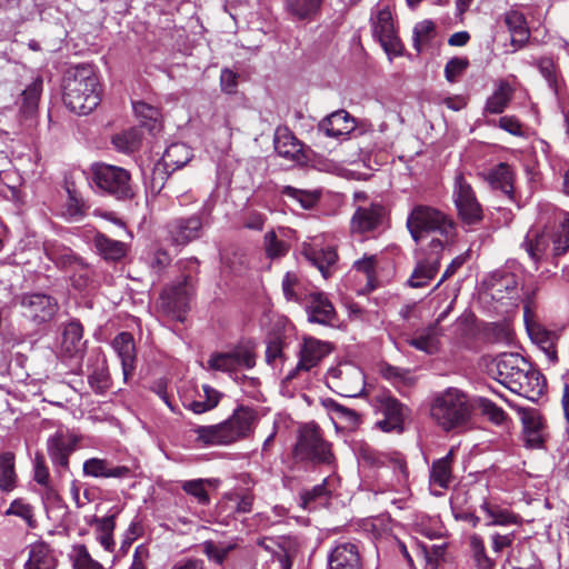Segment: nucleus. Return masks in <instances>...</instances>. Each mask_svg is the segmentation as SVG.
I'll list each match as a JSON object with an SVG mask.
<instances>
[{
  "instance_id": "24",
  "label": "nucleus",
  "mask_w": 569,
  "mask_h": 569,
  "mask_svg": "<svg viewBox=\"0 0 569 569\" xmlns=\"http://www.w3.org/2000/svg\"><path fill=\"white\" fill-rule=\"evenodd\" d=\"M356 119L346 110H337L323 118L318 128L327 137L339 138L350 134L356 129Z\"/></svg>"
},
{
  "instance_id": "18",
  "label": "nucleus",
  "mask_w": 569,
  "mask_h": 569,
  "mask_svg": "<svg viewBox=\"0 0 569 569\" xmlns=\"http://www.w3.org/2000/svg\"><path fill=\"white\" fill-rule=\"evenodd\" d=\"M305 309L310 322L332 326L337 320L335 307L323 292L310 291L307 296Z\"/></svg>"
},
{
  "instance_id": "11",
  "label": "nucleus",
  "mask_w": 569,
  "mask_h": 569,
  "mask_svg": "<svg viewBox=\"0 0 569 569\" xmlns=\"http://www.w3.org/2000/svg\"><path fill=\"white\" fill-rule=\"evenodd\" d=\"M330 352L329 345L315 338H306L299 351V361L284 377L283 382L290 383L301 372H308L317 367Z\"/></svg>"
},
{
  "instance_id": "52",
  "label": "nucleus",
  "mask_w": 569,
  "mask_h": 569,
  "mask_svg": "<svg viewBox=\"0 0 569 569\" xmlns=\"http://www.w3.org/2000/svg\"><path fill=\"white\" fill-rule=\"evenodd\" d=\"M6 515H13L20 517L28 523L30 528H34L36 526L32 507L21 499L13 500L8 510L6 511Z\"/></svg>"
},
{
  "instance_id": "7",
  "label": "nucleus",
  "mask_w": 569,
  "mask_h": 569,
  "mask_svg": "<svg viewBox=\"0 0 569 569\" xmlns=\"http://www.w3.org/2000/svg\"><path fill=\"white\" fill-rule=\"evenodd\" d=\"M292 458L297 463L312 466H329L335 461L331 443L323 438L322 430L315 422L299 427Z\"/></svg>"
},
{
  "instance_id": "23",
  "label": "nucleus",
  "mask_w": 569,
  "mask_h": 569,
  "mask_svg": "<svg viewBox=\"0 0 569 569\" xmlns=\"http://www.w3.org/2000/svg\"><path fill=\"white\" fill-rule=\"evenodd\" d=\"M79 438L71 433L56 432L48 440V452L52 462L68 468L69 456L74 451Z\"/></svg>"
},
{
  "instance_id": "17",
  "label": "nucleus",
  "mask_w": 569,
  "mask_h": 569,
  "mask_svg": "<svg viewBox=\"0 0 569 569\" xmlns=\"http://www.w3.org/2000/svg\"><path fill=\"white\" fill-rule=\"evenodd\" d=\"M478 507L483 513L485 526L487 527L509 528L512 526L521 527L522 525L520 515L500 506L493 499L482 497Z\"/></svg>"
},
{
  "instance_id": "16",
  "label": "nucleus",
  "mask_w": 569,
  "mask_h": 569,
  "mask_svg": "<svg viewBox=\"0 0 569 569\" xmlns=\"http://www.w3.org/2000/svg\"><path fill=\"white\" fill-rule=\"evenodd\" d=\"M371 26L375 38L378 39L387 52L398 53L400 41L397 37L392 14L388 8L380 9L371 16Z\"/></svg>"
},
{
  "instance_id": "21",
  "label": "nucleus",
  "mask_w": 569,
  "mask_h": 569,
  "mask_svg": "<svg viewBox=\"0 0 569 569\" xmlns=\"http://www.w3.org/2000/svg\"><path fill=\"white\" fill-rule=\"evenodd\" d=\"M385 208L379 203L360 206L351 218V231L366 233L376 230L382 223Z\"/></svg>"
},
{
  "instance_id": "12",
  "label": "nucleus",
  "mask_w": 569,
  "mask_h": 569,
  "mask_svg": "<svg viewBox=\"0 0 569 569\" xmlns=\"http://www.w3.org/2000/svg\"><path fill=\"white\" fill-rule=\"evenodd\" d=\"M207 363L210 370L231 373L239 368H253L256 355L248 347H238L230 352L212 353Z\"/></svg>"
},
{
  "instance_id": "22",
  "label": "nucleus",
  "mask_w": 569,
  "mask_h": 569,
  "mask_svg": "<svg viewBox=\"0 0 569 569\" xmlns=\"http://www.w3.org/2000/svg\"><path fill=\"white\" fill-rule=\"evenodd\" d=\"M329 569H362L359 547L352 542L338 543L328 557Z\"/></svg>"
},
{
  "instance_id": "35",
  "label": "nucleus",
  "mask_w": 569,
  "mask_h": 569,
  "mask_svg": "<svg viewBox=\"0 0 569 569\" xmlns=\"http://www.w3.org/2000/svg\"><path fill=\"white\" fill-rule=\"evenodd\" d=\"M93 244L97 252L104 259L110 261H118L127 253V246L124 242L113 240L103 233H97L93 238Z\"/></svg>"
},
{
  "instance_id": "6",
  "label": "nucleus",
  "mask_w": 569,
  "mask_h": 569,
  "mask_svg": "<svg viewBox=\"0 0 569 569\" xmlns=\"http://www.w3.org/2000/svg\"><path fill=\"white\" fill-rule=\"evenodd\" d=\"M472 406L468 396L457 388H448L437 395L430 407V416L445 431H450L468 423Z\"/></svg>"
},
{
  "instance_id": "1",
  "label": "nucleus",
  "mask_w": 569,
  "mask_h": 569,
  "mask_svg": "<svg viewBox=\"0 0 569 569\" xmlns=\"http://www.w3.org/2000/svg\"><path fill=\"white\" fill-rule=\"evenodd\" d=\"M489 373L510 391L536 401L545 391V379L519 353L505 352L489 365Z\"/></svg>"
},
{
  "instance_id": "53",
  "label": "nucleus",
  "mask_w": 569,
  "mask_h": 569,
  "mask_svg": "<svg viewBox=\"0 0 569 569\" xmlns=\"http://www.w3.org/2000/svg\"><path fill=\"white\" fill-rule=\"evenodd\" d=\"M266 253L269 258H280L288 251V244L279 240L274 231H269L264 236Z\"/></svg>"
},
{
  "instance_id": "64",
  "label": "nucleus",
  "mask_w": 569,
  "mask_h": 569,
  "mask_svg": "<svg viewBox=\"0 0 569 569\" xmlns=\"http://www.w3.org/2000/svg\"><path fill=\"white\" fill-rule=\"evenodd\" d=\"M171 569H206V567L201 559L184 558L174 562Z\"/></svg>"
},
{
  "instance_id": "58",
  "label": "nucleus",
  "mask_w": 569,
  "mask_h": 569,
  "mask_svg": "<svg viewBox=\"0 0 569 569\" xmlns=\"http://www.w3.org/2000/svg\"><path fill=\"white\" fill-rule=\"evenodd\" d=\"M202 547L203 553L207 555L208 558L213 559L219 565H221L224 561L227 555L233 548V546L231 545L220 548L211 540L204 541Z\"/></svg>"
},
{
  "instance_id": "30",
  "label": "nucleus",
  "mask_w": 569,
  "mask_h": 569,
  "mask_svg": "<svg viewBox=\"0 0 569 569\" xmlns=\"http://www.w3.org/2000/svg\"><path fill=\"white\" fill-rule=\"evenodd\" d=\"M503 21L511 33V43L519 48L523 47L530 37L523 13L518 10H510L503 14Z\"/></svg>"
},
{
  "instance_id": "44",
  "label": "nucleus",
  "mask_w": 569,
  "mask_h": 569,
  "mask_svg": "<svg viewBox=\"0 0 569 569\" xmlns=\"http://www.w3.org/2000/svg\"><path fill=\"white\" fill-rule=\"evenodd\" d=\"M469 546L477 569H493L495 561L487 555L485 542L481 536L473 533L469 538Z\"/></svg>"
},
{
  "instance_id": "62",
  "label": "nucleus",
  "mask_w": 569,
  "mask_h": 569,
  "mask_svg": "<svg viewBox=\"0 0 569 569\" xmlns=\"http://www.w3.org/2000/svg\"><path fill=\"white\" fill-rule=\"evenodd\" d=\"M231 499L236 502L237 512L247 513L252 510L253 496L251 493L246 492L241 496L236 493Z\"/></svg>"
},
{
  "instance_id": "41",
  "label": "nucleus",
  "mask_w": 569,
  "mask_h": 569,
  "mask_svg": "<svg viewBox=\"0 0 569 569\" xmlns=\"http://www.w3.org/2000/svg\"><path fill=\"white\" fill-rule=\"evenodd\" d=\"M17 487V473L14 468V455L12 452L0 453V490L10 492Z\"/></svg>"
},
{
  "instance_id": "50",
  "label": "nucleus",
  "mask_w": 569,
  "mask_h": 569,
  "mask_svg": "<svg viewBox=\"0 0 569 569\" xmlns=\"http://www.w3.org/2000/svg\"><path fill=\"white\" fill-rule=\"evenodd\" d=\"M329 496V490L327 488V481L325 480L322 483L315 486L310 490H306L301 493L302 506L306 509H313L316 502H321L326 500Z\"/></svg>"
},
{
  "instance_id": "3",
  "label": "nucleus",
  "mask_w": 569,
  "mask_h": 569,
  "mask_svg": "<svg viewBox=\"0 0 569 569\" xmlns=\"http://www.w3.org/2000/svg\"><path fill=\"white\" fill-rule=\"evenodd\" d=\"M63 102L74 113L88 114L100 101L98 76L90 64L69 68L63 77Z\"/></svg>"
},
{
  "instance_id": "43",
  "label": "nucleus",
  "mask_w": 569,
  "mask_h": 569,
  "mask_svg": "<svg viewBox=\"0 0 569 569\" xmlns=\"http://www.w3.org/2000/svg\"><path fill=\"white\" fill-rule=\"evenodd\" d=\"M42 92V79L36 78L22 92L21 110L26 117H31L38 109Z\"/></svg>"
},
{
  "instance_id": "33",
  "label": "nucleus",
  "mask_w": 569,
  "mask_h": 569,
  "mask_svg": "<svg viewBox=\"0 0 569 569\" xmlns=\"http://www.w3.org/2000/svg\"><path fill=\"white\" fill-rule=\"evenodd\" d=\"M475 489L465 492H456L451 498V506L453 510L455 518L462 521H468L472 527H477L480 523L481 518L476 515V509L471 507L465 508L463 505L468 502V500L475 499Z\"/></svg>"
},
{
  "instance_id": "40",
  "label": "nucleus",
  "mask_w": 569,
  "mask_h": 569,
  "mask_svg": "<svg viewBox=\"0 0 569 569\" xmlns=\"http://www.w3.org/2000/svg\"><path fill=\"white\" fill-rule=\"evenodd\" d=\"M305 254L321 271L325 278L329 276L328 269L336 263L338 258L336 250L331 247L322 249L310 247L305 250Z\"/></svg>"
},
{
  "instance_id": "27",
  "label": "nucleus",
  "mask_w": 569,
  "mask_h": 569,
  "mask_svg": "<svg viewBox=\"0 0 569 569\" xmlns=\"http://www.w3.org/2000/svg\"><path fill=\"white\" fill-rule=\"evenodd\" d=\"M325 0H284L283 9L292 21H312Z\"/></svg>"
},
{
  "instance_id": "10",
  "label": "nucleus",
  "mask_w": 569,
  "mask_h": 569,
  "mask_svg": "<svg viewBox=\"0 0 569 569\" xmlns=\"http://www.w3.org/2000/svg\"><path fill=\"white\" fill-rule=\"evenodd\" d=\"M453 199L459 217L467 224H475L482 219V209L476 199L471 186L458 174L455 181Z\"/></svg>"
},
{
  "instance_id": "42",
  "label": "nucleus",
  "mask_w": 569,
  "mask_h": 569,
  "mask_svg": "<svg viewBox=\"0 0 569 569\" xmlns=\"http://www.w3.org/2000/svg\"><path fill=\"white\" fill-rule=\"evenodd\" d=\"M142 134L138 128H130L112 137L114 148L123 153H132L139 149Z\"/></svg>"
},
{
  "instance_id": "9",
  "label": "nucleus",
  "mask_w": 569,
  "mask_h": 569,
  "mask_svg": "<svg viewBox=\"0 0 569 569\" xmlns=\"http://www.w3.org/2000/svg\"><path fill=\"white\" fill-rule=\"evenodd\" d=\"M328 383L340 396L355 398L365 390V375L352 363H341L328 372Z\"/></svg>"
},
{
  "instance_id": "15",
  "label": "nucleus",
  "mask_w": 569,
  "mask_h": 569,
  "mask_svg": "<svg viewBox=\"0 0 569 569\" xmlns=\"http://www.w3.org/2000/svg\"><path fill=\"white\" fill-rule=\"evenodd\" d=\"M20 306L23 315L38 323L51 320L58 311L57 300L44 293H26Z\"/></svg>"
},
{
  "instance_id": "13",
  "label": "nucleus",
  "mask_w": 569,
  "mask_h": 569,
  "mask_svg": "<svg viewBox=\"0 0 569 569\" xmlns=\"http://www.w3.org/2000/svg\"><path fill=\"white\" fill-rule=\"evenodd\" d=\"M522 423L523 440L528 448L542 447L547 437V427L541 413L535 408L516 407Z\"/></svg>"
},
{
  "instance_id": "45",
  "label": "nucleus",
  "mask_w": 569,
  "mask_h": 569,
  "mask_svg": "<svg viewBox=\"0 0 569 569\" xmlns=\"http://www.w3.org/2000/svg\"><path fill=\"white\" fill-rule=\"evenodd\" d=\"M537 67L541 73V76L548 82L550 89L558 94L560 90V80L558 77L557 67L551 58H540L537 61Z\"/></svg>"
},
{
  "instance_id": "47",
  "label": "nucleus",
  "mask_w": 569,
  "mask_h": 569,
  "mask_svg": "<svg viewBox=\"0 0 569 569\" xmlns=\"http://www.w3.org/2000/svg\"><path fill=\"white\" fill-rule=\"evenodd\" d=\"M326 407L332 415L333 419H339L342 422H346L349 427H353L359 422V415L355 410L347 408L335 400H328L326 402Z\"/></svg>"
},
{
  "instance_id": "39",
  "label": "nucleus",
  "mask_w": 569,
  "mask_h": 569,
  "mask_svg": "<svg viewBox=\"0 0 569 569\" xmlns=\"http://www.w3.org/2000/svg\"><path fill=\"white\" fill-rule=\"evenodd\" d=\"M515 89L508 81H500L495 92L488 98L486 111L493 114L502 113L510 102Z\"/></svg>"
},
{
  "instance_id": "49",
  "label": "nucleus",
  "mask_w": 569,
  "mask_h": 569,
  "mask_svg": "<svg viewBox=\"0 0 569 569\" xmlns=\"http://www.w3.org/2000/svg\"><path fill=\"white\" fill-rule=\"evenodd\" d=\"M204 485H206V480L194 479V480L183 481L181 485V488L186 493L194 497L200 505L206 506V505H209L210 498L204 488Z\"/></svg>"
},
{
  "instance_id": "37",
  "label": "nucleus",
  "mask_w": 569,
  "mask_h": 569,
  "mask_svg": "<svg viewBox=\"0 0 569 569\" xmlns=\"http://www.w3.org/2000/svg\"><path fill=\"white\" fill-rule=\"evenodd\" d=\"M308 290L306 282L295 272H287L282 279V292L288 301L306 303Z\"/></svg>"
},
{
  "instance_id": "5",
  "label": "nucleus",
  "mask_w": 569,
  "mask_h": 569,
  "mask_svg": "<svg viewBox=\"0 0 569 569\" xmlns=\"http://www.w3.org/2000/svg\"><path fill=\"white\" fill-rule=\"evenodd\" d=\"M182 280L163 289L159 299V308L167 316L183 321L189 300L196 291L199 261L188 258L178 262Z\"/></svg>"
},
{
  "instance_id": "61",
  "label": "nucleus",
  "mask_w": 569,
  "mask_h": 569,
  "mask_svg": "<svg viewBox=\"0 0 569 569\" xmlns=\"http://www.w3.org/2000/svg\"><path fill=\"white\" fill-rule=\"evenodd\" d=\"M220 84L224 92L233 93L238 86V74L229 69H223L220 74Z\"/></svg>"
},
{
  "instance_id": "48",
  "label": "nucleus",
  "mask_w": 569,
  "mask_h": 569,
  "mask_svg": "<svg viewBox=\"0 0 569 569\" xmlns=\"http://www.w3.org/2000/svg\"><path fill=\"white\" fill-rule=\"evenodd\" d=\"M281 194L297 201L302 209H310L318 201V196L315 192L297 189L291 186L283 187Z\"/></svg>"
},
{
  "instance_id": "34",
  "label": "nucleus",
  "mask_w": 569,
  "mask_h": 569,
  "mask_svg": "<svg viewBox=\"0 0 569 569\" xmlns=\"http://www.w3.org/2000/svg\"><path fill=\"white\" fill-rule=\"evenodd\" d=\"M301 142L288 130L278 129L274 134V150L282 158L295 160L301 153Z\"/></svg>"
},
{
  "instance_id": "59",
  "label": "nucleus",
  "mask_w": 569,
  "mask_h": 569,
  "mask_svg": "<svg viewBox=\"0 0 569 569\" xmlns=\"http://www.w3.org/2000/svg\"><path fill=\"white\" fill-rule=\"evenodd\" d=\"M468 61L461 58L450 59L445 67V76L449 82H455L457 78L466 70Z\"/></svg>"
},
{
  "instance_id": "38",
  "label": "nucleus",
  "mask_w": 569,
  "mask_h": 569,
  "mask_svg": "<svg viewBox=\"0 0 569 569\" xmlns=\"http://www.w3.org/2000/svg\"><path fill=\"white\" fill-rule=\"evenodd\" d=\"M488 182L493 189L500 190L503 194L511 197L513 192V174L506 163L498 164L488 174Z\"/></svg>"
},
{
  "instance_id": "4",
  "label": "nucleus",
  "mask_w": 569,
  "mask_h": 569,
  "mask_svg": "<svg viewBox=\"0 0 569 569\" xmlns=\"http://www.w3.org/2000/svg\"><path fill=\"white\" fill-rule=\"evenodd\" d=\"M257 422L256 412L248 407H239L224 421L198 426L192 431L196 435L194 443L198 447L228 446L247 438Z\"/></svg>"
},
{
  "instance_id": "8",
  "label": "nucleus",
  "mask_w": 569,
  "mask_h": 569,
  "mask_svg": "<svg viewBox=\"0 0 569 569\" xmlns=\"http://www.w3.org/2000/svg\"><path fill=\"white\" fill-rule=\"evenodd\" d=\"M92 181L98 189L124 200L133 197L130 173L117 166L94 163L91 167Z\"/></svg>"
},
{
  "instance_id": "19",
  "label": "nucleus",
  "mask_w": 569,
  "mask_h": 569,
  "mask_svg": "<svg viewBox=\"0 0 569 569\" xmlns=\"http://www.w3.org/2000/svg\"><path fill=\"white\" fill-rule=\"evenodd\" d=\"M378 409L383 416V419L377 422V426L381 430L387 432H401L403 430L406 408L396 398L391 396L380 397Z\"/></svg>"
},
{
  "instance_id": "2",
  "label": "nucleus",
  "mask_w": 569,
  "mask_h": 569,
  "mask_svg": "<svg viewBox=\"0 0 569 569\" xmlns=\"http://www.w3.org/2000/svg\"><path fill=\"white\" fill-rule=\"evenodd\" d=\"M406 227L416 243L435 234L428 249L442 252L456 237V223L439 209L428 204H415L407 217Z\"/></svg>"
},
{
  "instance_id": "32",
  "label": "nucleus",
  "mask_w": 569,
  "mask_h": 569,
  "mask_svg": "<svg viewBox=\"0 0 569 569\" xmlns=\"http://www.w3.org/2000/svg\"><path fill=\"white\" fill-rule=\"evenodd\" d=\"M56 565L57 560L47 543L40 541L30 546L24 569H54Z\"/></svg>"
},
{
  "instance_id": "20",
  "label": "nucleus",
  "mask_w": 569,
  "mask_h": 569,
  "mask_svg": "<svg viewBox=\"0 0 569 569\" xmlns=\"http://www.w3.org/2000/svg\"><path fill=\"white\" fill-rule=\"evenodd\" d=\"M83 329L80 322L70 321L63 329L59 349L62 360L82 358L86 342L82 340Z\"/></svg>"
},
{
  "instance_id": "46",
  "label": "nucleus",
  "mask_w": 569,
  "mask_h": 569,
  "mask_svg": "<svg viewBox=\"0 0 569 569\" xmlns=\"http://www.w3.org/2000/svg\"><path fill=\"white\" fill-rule=\"evenodd\" d=\"M90 387L99 393L104 392L110 386V378L106 361L102 360L97 363L96 368L88 377Z\"/></svg>"
},
{
  "instance_id": "63",
  "label": "nucleus",
  "mask_w": 569,
  "mask_h": 569,
  "mask_svg": "<svg viewBox=\"0 0 569 569\" xmlns=\"http://www.w3.org/2000/svg\"><path fill=\"white\" fill-rule=\"evenodd\" d=\"M34 480L44 487L48 486L49 481V470L44 465L43 457L37 456L36 457V465H34Z\"/></svg>"
},
{
  "instance_id": "25",
  "label": "nucleus",
  "mask_w": 569,
  "mask_h": 569,
  "mask_svg": "<svg viewBox=\"0 0 569 569\" xmlns=\"http://www.w3.org/2000/svg\"><path fill=\"white\" fill-rule=\"evenodd\" d=\"M440 258L441 252L428 249L427 256L417 262L415 270L408 279V284L411 288H422L427 286L438 272Z\"/></svg>"
},
{
  "instance_id": "56",
  "label": "nucleus",
  "mask_w": 569,
  "mask_h": 569,
  "mask_svg": "<svg viewBox=\"0 0 569 569\" xmlns=\"http://www.w3.org/2000/svg\"><path fill=\"white\" fill-rule=\"evenodd\" d=\"M569 250V223H562L558 234H553L552 254L561 256Z\"/></svg>"
},
{
  "instance_id": "31",
  "label": "nucleus",
  "mask_w": 569,
  "mask_h": 569,
  "mask_svg": "<svg viewBox=\"0 0 569 569\" xmlns=\"http://www.w3.org/2000/svg\"><path fill=\"white\" fill-rule=\"evenodd\" d=\"M191 158V149L186 143H171L162 154L161 166L166 171L172 172L186 166Z\"/></svg>"
},
{
  "instance_id": "36",
  "label": "nucleus",
  "mask_w": 569,
  "mask_h": 569,
  "mask_svg": "<svg viewBox=\"0 0 569 569\" xmlns=\"http://www.w3.org/2000/svg\"><path fill=\"white\" fill-rule=\"evenodd\" d=\"M455 450L450 451L442 458L432 463L430 471V483L439 486L440 488H448L452 481V461Z\"/></svg>"
},
{
  "instance_id": "29",
  "label": "nucleus",
  "mask_w": 569,
  "mask_h": 569,
  "mask_svg": "<svg viewBox=\"0 0 569 569\" xmlns=\"http://www.w3.org/2000/svg\"><path fill=\"white\" fill-rule=\"evenodd\" d=\"M553 233L548 232H538L536 230H530L526 239L522 243L526 252L529 258L538 268V262L547 254V250L549 249L550 243H552Z\"/></svg>"
},
{
  "instance_id": "26",
  "label": "nucleus",
  "mask_w": 569,
  "mask_h": 569,
  "mask_svg": "<svg viewBox=\"0 0 569 569\" xmlns=\"http://www.w3.org/2000/svg\"><path fill=\"white\" fill-rule=\"evenodd\" d=\"M112 347L121 360L123 378L127 380L136 368V347L132 335L129 332L119 333L114 338Z\"/></svg>"
},
{
  "instance_id": "55",
  "label": "nucleus",
  "mask_w": 569,
  "mask_h": 569,
  "mask_svg": "<svg viewBox=\"0 0 569 569\" xmlns=\"http://www.w3.org/2000/svg\"><path fill=\"white\" fill-rule=\"evenodd\" d=\"M435 31V24L431 21H421L416 24L413 29L415 47L418 51L421 50V44L428 42Z\"/></svg>"
},
{
  "instance_id": "14",
  "label": "nucleus",
  "mask_w": 569,
  "mask_h": 569,
  "mask_svg": "<svg viewBox=\"0 0 569 569\" xmlns=\"http://www.w3.org/2000/svg\"><path fill=\"white\" fill-rule=\"evenodd\" d=\"M203 222L200 216L180 217L167 224L169 240L176 246H186L199 239L202 234Z\"/></svg>"
},
{
  "instance_id": "60",
  "label": "nucleus",
  "mask_w": 569,
  "mask_h": 569,
  "mask_svg": "<svg viewBox=\"0 0 569 569\" xmlns=\"http://www.w3.org/2000/svg\"><path fill=\"white\" fill-rule=\"evenodd\" d=\"M46 251L48 257L61 267H67L76 261V256L70 249H63L59 252L57 249L46 248Z\"/></svg>"
},
{
  "instance_id": "57",
  "label": "nucleus",
  "mask_w": 569,
  "mask_h": 569,
  "mask_svg": "<svg viewBox=\"0 0 569 569\" xmlns=\"http://www.w3.org/2000/svg\"><path fill=\"white\" fill-rule=\"evenodd\" d=\"M76 552V569H104L98 561L91 558L86 546L77 547Z\"/></svg>"
},
{
  "instance_id": "51",
  "label": "nucleus",
  "mask_w": 569,
  "mask_h": 569,
  "mask_svg": "<svg viewBox=\"0 0 569 569\" xmlns=\"http://www.w3.org/2000/svg\"><path fill=\"white\" fill-rule=\"evenodd\" d=\"M409 345L426 353H433L437 350L436 329L430 328L428 332L411 338Z\"/></svg>"
},
{
  "instance_id": "28",
  "label": "nucleus",
  "mask_w": 569,
  "mask_h": 569,
  "mask_svg": "<svg viewBox=\"0 0 569 569\" xmlns=\"http://www.w3.org/2000/svg\"><path fill=\"white\" fill-rule=\"evenodd\" d=\"M83 473L94 478H124L130 469L126 466H112L106 459L91 458L84 461Z\"/></svg>"
},
{
  "instance_id": "54",
  "label": "nucleus",
  "mask_w": 569,
  "mask_h": 569,
  "mask_svg": "<svg viewBox=\"0 0 569 569\" xmlns=\"http://www.w3.org/2000/svg\"><path fill=\"white\" fill-rule=\"evenodd\" d=\"M517 537L516 530H510L505 533H501L499 531H496L491 533L490 540H491V548L495 553H500L505 549L510 548Z\"/></svg>"
}]
</instances>
